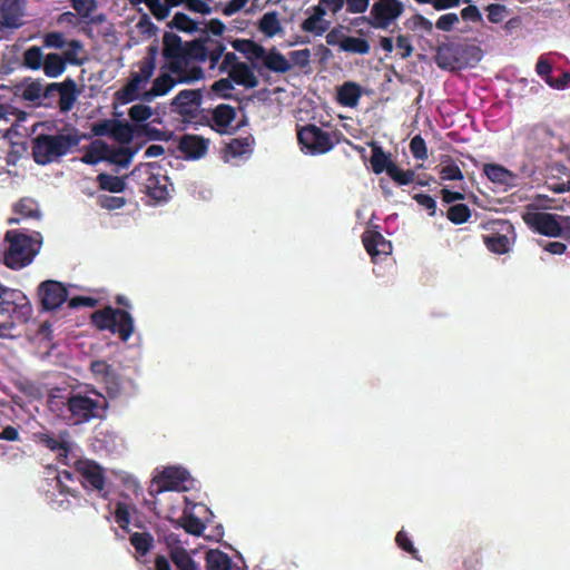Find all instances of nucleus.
Instances as JSON below:
<instances>
[{"instance_id":"1","label":"nucleus","mask_w":570,"mask_h":570,"mask_svg":"<svg viewBox=\"0 0 570 570\" xmlns=\"http://www.w3.org/2000/svg\"><path fill=\"white\" fill-rule=\"evenodd\" d=\"M226 50L225 45L210 36H200L191 41L183 42L181 38L166 31L163 36V56L168 60L166 68L170 72H180L181 62L195 60L197 62L209 61V69H215Z\"/></svg>"},{"instance_id":"2","label":"nucleus","mask_w":570,"mask_h":570,"mask_svg":"<svg viewBox=\"0 0 570 570\" xmlns=\"http://www.w3.org/2000/svg\"><path fill=\"white\" fill-rule=\"evenodd\" d=\"M82 135L77 130L39 134L31 140V154L38 165H48L59 161L62 157L77 148L82 139Z\"/></svg>"},{"instance_id":"3","label":"nucleus","mask_w":570,"mask_h":570,"mask_svg":"<svg viewBox=\"0 0 570 570\" xmlns=\"http://www.w3.org/2000/svg\"><path fill=\"white\" fill-rule=\"evenodd\" d=\"M97 397L87 393L71 391L62 403L60 416L69 425H80L95 419H104L108 409V402L97 391H92Z\"/></svg>"},{"instance_id":"4","label":"nucleus","mask_w":570,"mask_h":570,"mask_svg":"<svg viewBox=\"0 0 570 570\" xmlns=\"http://www.w3.org/2000/svg\"><path fill=\"white\" fill-rule=\"evenodd\" d=\"M31 314L32 307L24 293L0 283V337L10 336L14 322L26 323Z\"/></svg>"},{"instance_id":"5","label":"nucleus","mask_w":570,"mask_h":570,"mask_svg":"<svg viewBox=\"0 0 570 570\" xmlns=\"http://www.w3.org/2000/svg\"><path fill=\"white\" fill-rule=\"evenodd\" d=\"M4 239L9 247L4 252L3 262L11 269H20L28 266L38 254L41 245V235H27L16 229L8 230Z\"/></svg>"},{"instance_id":"6","label":"nucleus","mask_w":570,"mask_h":570,"mask_svg":"<svg viewBox=\"0 0 570 570\" xmlns=\"http://www.w3.org/2000/svg\"><path fill=\"white\" fill-rule=\"evenodd\" d=\"M157 48L149 47L148 55L139 62L138 71L130 73L128 82L115 92V98L121 105L132 102L139 98V89L148 83L156 70Z\"/></svg>"},{"instance_id":"7","label":"nucleus","mask_w":570,"mask_h":570,"mask_svg":"<svg viewBox=\"0 0 570 570\" xmlns=\"http://www.w3.org/2000/svg\"><path fill=\"white\" fill-rule=\"evenodd\" d=\"M91 323L101 331L118 334L122 342H127L134 333V318L124 309L106 306L91 314Z\"/></svg>"},{"instance_id":"8","label":"nucleus","mask_w":570,"mask_h":570,"mask_svg":"<svg viewBox=\"0 0 570 570\" xmlns=\"http://www.w3.org/2000/svg\"><path fill=\"white\" fill-rule=\"evenodd\" d=\"M480 48L464 43H442L436 48L435 61L442 69L456 70L469 65L468 57L480 60Z\"/></svg>"},{"instance_id":"9","label":"nucleus","mask_w":570,"mask_h":570,"mask_svg":"<svg viewBox=\"0 0 570 570\" xmlns=\"http://www.w3.org/2000/svg\"><path fill=\"white\" fill-rule=\"evenodd\" d=\"M370 147L372 151L370 165L374 174L385 173L390 178H414V170L405 168L403 161L397 159V154L394 156L385 151L376 141H372Z\"/></svg>"},{"instance_id":"10","label":"nucleus","mask_w":570,"mask_h":570,"mask_svg":"<svg viewBox=\"0 0 570 570\" xmlns=\"http://www.w3.org/2000/svg\"><path fill=\"white\" fill-rule=\"evenodd\" d=\"M83 51L85 48L80 40H69L68 49H66L61 55L56 52L46 55L42 66L43 73L49 78H58L65 72L68 65L77 67L82 66L86 58H80L78 55Z\"/></svg>"},{"instance_id":"11","label":"nucleus","mask_w":570,"mask_h":570,"mask_svg":"<svg viewBox=\"0 0 570 570\" xmlns=\"http://www.w3.org/2000/svg\"><path fill=\"white\" fill-rule=\"evenodd\" d=\"M405 11L401 0H375L370 9L368 16L360 20L366 22L374 29H389Z\"/></svg>"},{"instance_id":"12","label":"nucleus","mask_w":570,"mask_h":570,"mask_svg":"<svg viewBox=\"0 0 570 570\" xmlns=\"http://www.w3.org/2000/svg\"><path fill=\"white\" fill-rule=\"evenodd\" d=\"M297 139L302 150L311 155H322L334 147L331 134L312 124L297 131Z\"/></svg>"},{"instance_id":"13","label":"nucleus","mask_w":570,"mask_h":570,"mask_svg":"<svg viewBox=\"0 0 570 570\" xmlns=\"http://www.w3.org/2000/svg\"><path fill=\"white\" fill-rule=\"evenodd\" d=\"M489 234L482 235L487 248L494 254H507L510 250L508 235L513 230L512 224L507 220H492L484 225Z\"/></svg>"},{"instance_id":"14","label":"nucleus","mask_w":570,"mask_h":570,"mask_svg":"<svg viewBox=\"0 0 570 570\" xmlns=\"http://www.w3.org/2000/svg\"><path fill=\"white\" fill-rule=\"evenodd\" d=\"M70 433L65 430L58 435L52 431L43 429L42 431L32 433V440L57 454V460L63 464L67 463L69 453L71 452Z\"/></svg>"},{"instance_id":"15","label":"nucleus","mask_w":570,"mask_h":570,"mask_svg":"<svg viewBox=\"0 0 570 570\" xmlns=\"http://www.w3.org/2000/svg\"><path fill=\"white\" fill-rule=\"evenodd\" d=\"M561 216L535 212L523 215L524 223L535 233L547 237H559L562 234Z\"/></svg>"},{"instance_id":"16","label":"nucleus","mask_w":570,"mask_h":570,"mask_svg":"<svg viewBox=\"0 0 570 570\" xmlns=\"http://www.w3.org/2000/svg\"><path fill=\"white\" fill-rule=\"evenodd\" d=\"M76 471L81 475L83 488L98 491L102 498L107 497V492L102 493L106 488V475L104 469L92 460H78L76 462Z\"/></svg>"},{"instance_id":"17","label":"nucleus","mask_w":570,"mask_h":570,"mask_svg":"<svg viewBox=\"0 0 570 570\" xmlns=\"http://www.w3.org/2000/svg\"><path fill=\"white\" fill-rule=\"evenodd\" d=\"M90 371L95 375L96 380L105 385L107 394L115 399L121 394L122 382L120 375L104 360H97L91 362Z\"/></svg>"},{"instance_id":"18","label":"nucleus","mask_w":570,"mask_h":570,"mask_svg":"<svg viewBox=\"0 0 570 570\" xmlns=\"http://www.w3.org/2000/svg\"><path fill=\"white\" fill-rule=\"evenodd\" d=\"M189 473L183 468H166L157 478L154 479L156 493L165 491H186L188 488L185 482L188 481Z\"/></svg>"},{"instance_id":"19","label":"nucleus","mask_w":570,"mask_h":570,"mask_svg":"<svg viewBox=\"0 0 570 570\" xmlns=\"http://www.w3.org/2000/svg\"><path fill=\"white\" fill-rule=\"evenodd\" d=\"M39 295L43 308L53 311L67 301L68 291L57 281H45L39 286Z\"/></svg>"},{"instance_id":"20","label":"nucleus","mask_w":570,"mask_h":570,"mask_svg":"<svg viewBox=\"0 0 570 570\" xmlns=\"http://www.w3.org/2000/svg\"><path fill=\"white\" fill-rule=\"evenodd\" d=\"M203 94L200 89H184L173 99V105L183 116H190L200 107Z\"/></svg>"},{"instance_id":"21","label":"nucleus","mask_w":570,"mask_h":570,"mask_svg":"<svg viewBox=\"0 0 570 570\" xmlns=\"http://www.w3.org/2000/svg\"><path fill=\"white\" fill-rule=\"evenodd\" d=\"M362 242L373 261H375L376 257L381 255L387 256L392 252L391 242L385 239L384 236L379 232H365L362 235Z\"/></svg>"},{"instance_id":"22","label":"nucleus","mask_w":570,"mask_h":570,"mask_svg":"<svg viewBox=\"0 0 570 570\" xmlns=\"http://www.w3.org/2000/svg\"><path fill=\"white\" fill-rule=\"evenodd\" d=\"M178 148L187 158L197 159L206 154L208 144L199 136L184 135L179 140Z\"/></svg>"},{"instance_id":"23","label":"nucleus","mask_w":570,"mask_h":570,"mask_svg":"<svg viewBox=\"0 0 570 570\" xmlns=\"http://www.w3.org/2000/svg\"><path fill=\"white\" fill-rule=\"evenodd\" d=\"M58 107L61 112H68L72 109L79 95L77 83L72 78L67 77L62 82H58Z\"/></svg>"},{"instance_id":"24","label":"nucleus","mask_w":570,"mask_h":570,"mask_svg":"<svg viewBox=\"0 0 570 570\" xmlns=\"http://www.w3.org/2000/svg\"><path fill=\"white\" fill-rule=\"evenodd\" d=\"M227 73L229 78L233 80V82L238 86L252 89L256 88L259 85V80L254 73L252 65L249 66L246 62L236 65Z\"/></svg>"},{"instance_id":"25","label":"nucleus","mask_w":570,"mask_h":570,"mask_svg":"<svg viewBox=\"0 0 570 570\" xmlns=\"http://www.w3.org/2000/svg\"><path fill=\"white\" fill-rule=\"evenodd\" d=\"M232 47L243 53L250 62L253 68H257L255 61L264 58L265 48L252 39H235L230 42Z\"/></svg>"},{"instance_id":"26","label":"nucleus","mask_w":570,"mask_h":570,"mask_svg":"<svg viewBox=\"0 0 570 570\" xmlns=\"http://www.w3.org/2000/svg\"><path fill=\"white\" fill-rule=\"evenodd\" d=\"M0 9L2 26L11 29L22 26V10L17 0H3Z\"/></svg>"},{"instance_id":"27","label":"nucleus","mask_w":570,"mask_h":570,"mask_svg":"<svg viewBox=\"0 0 570 570\" xmlns=\"http://www.w3.org/2000/svg\"><path fill=\"white\" fill-rule=\"evenodd\" d=\"M178 82L169 73H160L154 81L148 91H145L140 98L145 101H151L156 97L167 95Z\"/></svg>"},{"instance_id":"28","label":"nucleus","mask_w":570,"mask_h":570,"mask_svg":"<svg viewBox=\"0 0 570 570\" xmlns=\"http://www.w3.org/2000/svg\"><path fill=\"white\" fill-rule=\"evenodd\" d=\"M263 56L264 58H262V61L264 66L273 72L286 73L292 69L291 62L275 47L269 50L265 49V53Z\"/></svg>"},{"instance_id":"29","label":"nucleus","mask_w":570,"mask_h":570,"mask_svg":"<svg viewBox=\"0 0 570 570\" xmlns=\"http://www.w3.org/2000/svg\"><path fill=\"white\" fill-rule=\"evenodd\" d=\"M109 145L101 139H96L85 149L81 161L88 165H96L100 161H107Z\"/></svg>"},{"instance_id":"30","label":"nucleus","mask_w":570,"mask_h":570,"mask_svg":"<svg viewBox=\"0 0 570 570\" xmlns=\"http://www.w3.org/2000/svg\"><path fill=\"white\" fill-rule=\"evenodd\" d=\"M362 96L360 85L355 82H344L337 90L336 100L344 107L354 108L358 105Z\"/></svg>"},{"instance_id":"31","label":"nucleus","mask_w":570,"mask_h":570,"mask_svg":"<svg viewBox=\"0 0 570 570\" xmlns=\"http://www.w3.org/2000/svg\"><path fill=\"white\" fill-rule=\"evenodd\" d=\"M13 212L20 215L22 218L40 219L41 212L39 204L31 197L20 198L13 206Z\"/></svg>"},{"instance_id":"32","label":"nucleus","mask_w":570,"mask_h":570,"mask_svg":"<svg viewBox=\"0 0 570 570\" xmlns=\"http://www.w3.org/2000/svg\"><path fill=\"white\" fill-rule=\"evenodd\" d=\"M236 110L230 105L220 104L212 112V120L220 129L227 128L235 119Z\"/></svg>"},{"instance_id":"33","label":"nucleus","mask_w":570,"mask_h":570,"mask_svg":"<svg viewBox=\"0 0 570 570\" xmlns=\"http://www.w3.org/2000/svg\"><path fill=\"white\" fill-rule=\"evenodd\" d=\"M258 30L266 37H274L282 31V24L276 11H269L263 14L258 21Z\"/></svg>"},{"instance_id":"34","label":"nucleus","mask_w":570,"mask_h":570,"mask_svg":"<svg viewBox=\"0 0 570 570\" xmlns=\"http://www.w3.org/2000/svg\"><path fill=\"white\" fill-rule=\"evenodd\" d=\"M176 528H183L187 533L199 537L205 530L204 522L193 513L184 512L177 520Z\"/></svg>"},{"instance_id":"35","label":"nucleus","mask_w":570,"mask_h":570,"mask_svg":"<svg viewBox=\"0 0 570 570\" xmlns=\"http://www.w3.org/2000/svg\"><path fill=\"white\" fill-rule=\"evenodd\" d=\"M207 570H232V560L220 550H209L206 553Z\"/></svg>"},{"instance_id":"36","label":"nucleus","mask_w":570,"mask_h":570,"mask_svg":"<svg viewBox=\"0 0 570 570\" xmlns=\"http://www.w3.org/2000/svg\"><path fill=\"white\" fill-rule=\"evenodd\" d=\"M254 144V138L252 136L233 138L226 145V154L232 157H239L252 151V145Z\"/></svg>"},{"instance_id":"37","label":"nucleus","mask_w":570,"mask_h":570,"mask_svg":"<svg viewBox=\"0 0 570 570\" xmlns=\"http://www.w3.org/2000/svg\"><path fill=\"white\" fill-rule=\"evenodd\" d=\"M341 50L350 53L367 55L371 46L366 39L346 36L342 39Z\"/></svg>"},{"instance_id":"38","label":"nucleus","mask_w":570,"mask_h":570,"mask_svg":"<svg viewBox=\"0 0 570 570\" xmlns=\"http://www.w3.org/2000/svg\"><path fill=\"white\" fill-rule=\"evenodd\" d=\"M129 541L139 556H146L154 546V537L149 532H134Z\"/></svg>"},{"instance_id":"39","label":"nucleus","mask_w":570,"mask_h":570,"mask_svg":"<svg viewBox=\"0 0 570 570\" xmlns=\"http://www.w3.org/2000/svg\"><path fill=\"white\" fill-rule=\"evenodd\" d=\"M405 29L415 33H431L433 31V23L431 20L422 16L421 13H414L404 21Z\"/></svg>"},{"instance_id":"40","label":"nucleus","mask_w":570,"mask_h":570,"mask_svg":"<svg viewBox=\"0 0 570 570\" xmlns=\"http://www.w3.org/2000/svg\"><path fill=\"white\" fill-rule=\"evenodd\" d=\"M189 61L190 60H185L184 62H181L183 70L180 72H173L174 75L178 76V82L180 83L198 81L205 77L203 68L199 66L188 67Z\"/></svg>"},{"instance_id":"41","label":"nucleus","mask_w":570,"mask_h":570,"mask_svg":"<svg viewBox=\"0 0 570 570\" xmlns=\"http://www.w3.org/2000/svg\"><path fill=\"white\" fill-rule=\"evenodd\" d=\"M45 58L40 47L31 46L23 52V66L31 70H39L43 66Z\"/></svg>"},{"instance_id":"42","label":"nucleus","mask_w":570,"mask_h":570,"mask_svg":"<svg viewBox=\"0 0 570 570\" xmlns=\"http://www.w3.org/2000/svg\"><path fill=\"white\" fill-rule=\"evenodd\" d=\"M168 27L187 33L198 31V23L183 12H176L173 20L168 23Z\"/></svg>"},{"instance_id":"43","label":"nucleus","mask_w":570,"mask_h":570,"mask_svg":"<svg viewBox=\"0 0 570 570\" xmlns=\"http://www.w3.org/2000/svg\"><path fill=\"white\" fill-rule=\"evenodd\" d=\"M134 154L135 151L129 147H118L115 149L109 147L107 161L110 164L119 165L121 167H126L130 164Z\"/></svg>"},{"instance_id":"44","label":"nucleus","mask_w":570,"mask_h":570,"mask_svg":"<svg viewBox=\"0 0 570 570\" xmlns=\"http://www.w3.org/2000/svg\"><path fill=\"white\" fill-rule=\"evenodd\" d=\"M330 28V21L318 19L313 16L307 17L301 23V29L304 32L313 33L314 36H322Z\"/></svg>"},{"instance_id":"45","label":"nucleus","mask_w":570,"mask_h":570,"mask_svg":"<svg viewBox=\"0 0 570 570\" xmlns=\"http://www.w3.org/2000/svg\"><path fill=\"white\" fill-rule=\"evenodd\" d=\"M177 570H199L196 561L188 554L186 549L174 550L170 557Z\"/></svg>"},{"instance_id":"46","label":"nucleus","mask_w":570,"mask_h":570,"mask_svg":"<svg viewBox=\"0 0 570 570\" xmlns=\"http://www.w3.org/2000/svg\"><path fill=\"white\" fill-rule=\"evenodd\" d=\"M42 46L47 49H63L68 48L69 40L60 31H49L42 35Z\"/></svg>"},{"instance_id":"47","label":"nucleus","mask_w":570,"mask_h":570,"mask_svg":"<svg viewBox=\"0 0 570 570\" xmlns=\"http://www.w3.org/2000/svg\"><path fill=\"white\" fill-rule=\"evenodd\" d=\"M471 216V210L465 204H455L449 207L446 217L453 224L465 223Z\"/></svg>"},{"instance_id":"48","label":"nucleus","mask_w":570,"mask_h":570,"mask_svg":"<svg viewBox=\"0 0 570 570\" xmlns=\"http://www.w3.org/2000/svg\"><path fill=\"white\" fill-rule=\"evenodd\" d=\"M111 137L120 144H129L134 138L132 127L128 122L115 120Z\"/></svg>"},{"instance_id":"49","label":"nucleus","mask_w":570,"mask_h":570,"mask_svg":"<svg viewBox=\"0 0 570 570\" xmlns=\"http://www.w3.org/2000/svg\"><path fill=\"white\" fill-rule=\"evenodd\" d=\"M234 90V82L229 78H220L210 86V91L219 98L230 99L233 98L232 91Z\"/></svg>"},{"instance_id":"50","label":"nucleus","mask_w":570,"mask_h":570,"mask_svg":"<svg viewBox=\"0 0 570 570\" xmlns=\"http://www.w3.org/2000/svg\"><path fill=\"white\" fill-rule=\"evenodd\" d=\"M56 480H57V489L61 494L71 495L73 498L78 497V491L75 489H71L67 484V482H73V474L70 471L63 470V471L58 472Z\"/></svg>"},{"instance_id":"51","label":"nucleus","mask_w":570,"mask_h":570,"mask_svg":"<svg viewBox=\"0 0 570 570\" xmlns=\"http://www.w3.org/2000/svg\"><path fill=\"white\" fill-rule=\"evenodd\" d=\"M153 185H147V196L154 200V204L165 202L169 197L167 185H160V180H151Z\"/></svg>"},{"instance_id":"52","label":"nucleus","mask_w":570,"mask_h":570,"mask_svg":"<svg viewBox=\"0 0 570 570\" xmlns=\"http://www.w3.org/2000/svg\"><path fill=\"white\" fill-rule=\"evenodd\" d=\"M412 156L417 160L428 159V147L426 142L421 135H415L409 145Z\"/></svg>"},{"instance_id":"53","label":"nucleus","mask_w":570,"mask_h":570,"mask_svg":"<svg viewBox=\"0 0 570 570\" xmlns=\"http://www.w3.org/2000/svg\"><path fill=\"white\" fill-rule=\"evenodd\" d=\"M482 175L487 178H513V174L498 164H483Z\"/></svg>"},{"instance_id":"54","label":"nucleus","mask_w":570,"mask_h":570,"mask_svg":"<svg viewBox=\"0 0 570 570\" xmlns=\"http://www.w3.org/2000/svg\"><path fill=\"white\" fill-rule=\"evenodd\" d=\"M553 66L552 62L549 60L548 55H541L538 58V61L535 63V72L539 77H541L544 82L548 85V81H552L553 77H551Z\"/></svg>"},{"instance_id":"55","label":"nucleus","mask_w":570,"mask_h":570,"mask_svg":"<svg viewBox=\"0 0 570 570\" xmlns=\"http://www.w3.org/2000/svg\"><path fill=\"white\" fill-rule=\"evenodd\" d=\"M43 85L40 80H35L28 83L22 91L23 99L32 102H37L40 106L41 101V91Z\"/></svg>"},{"instance_id":"56","label":"nucleus","mask_w":570,"mask_h":570,"mask_svg":"<svg viewBox=\"0 0 570 570\" xmlns=\"http://www.w3.org/2000/svg\"><path fill=\"white\" fill-rule=\"evenodd\" d=\"M97 204L105 209L114 210L119 209L126 205V198L120 196L99 195Z\"/></svg>"},{"instance_id":"57","label":"nucleus","mask_w":570,"mask_h":570,"mask_svg":"<svg viewBox=\"0 0 570 570\" xmlns=\"http://www.w3.org/2000/svg\"><path fill=\"white\" fill-rule=\"evenodd\" d=\"M58 88V82L48 83L46 87H43L41 91L40 106L46 108L53 107L56 97L59 95Z\"/></svg>"},{"instance_id":"58","label":"nucleus","mask_w":570,"mask_h":570,"mask_svg":"<svg viewBox=\"0 0 570 570\" xmlns=\"http://www.w3.org/2000/svg\"><path fill=\"white\" fill-rule=\"evenodd\" d=\"M70 2L81 18H88L97 8L96 0H70Z\"/></svg>"},{"instance_id":"59","label":"nucleus","mask_w":570,"mask_h":570,"mask_svg":"<svg viewBox=\"0 0 570 570\" xmlns=\"http://www.w3.org/2000/svg\"><path fill=\"white\" fill-rule=\"evenodd\" d=\"M115 520L121 529H127L130 523V507L125 502H118L115 509Z\"/></svg>"},{"instance_id":"60","label":"nucleus","mask_w":570,"mask_h":570,"mask_svg":"<svg viewBox=\"0 0 570 570\" xmlns=\"http://www.w3.org/2000/svg\"><path fill=\"white\" fill-rule=\"evenodd\" d=\"M147 7L158 21H163L169 16L170 8L166 1L163 3L161 0H148Z\"/></svg>"},{"instance_id":"61","label":"nucleus","mask_w":570,"mask_h":570,"mask_svg":"<svg viewBox=\"0 0 570 570\" xmlns=\"http://www.w3.org/2000/svg\"><path fill=\"white\" fill-rule=\"evenodd\" d=\"M129 117L135 122H142L149 119L153 115V110L147 105H134L129 111Z\"/></svg>"},{"instance_id":"62","label":"nucleus","mask_w":570,"mask_h":570,"mask_svg":"<svg viewBox=\"0 0 570 570\" xmlns=\"http://www.w3.org/2000/svg\"><path fill=\"white\" fill-rule=\"evenodd\" d=\"M531 135L542 144L549 142L554 137L553 130L546 124L534 125L531 128Z\"/></svg>"},{"instance_id":"63","label":"nucleus","mask_w":570,"mask_h":570,"mask_svg":"<svg viewBox=\"0 0 570 570\" xmlns=\"http://www.w3.org/2000/svg\"><path fill=\"white\" fill-rule=\"evenodd\" d=\"M488 19L492 23H500L505 18L508 10L504 4L491 3L487 7Z\"/></svg>"},{"instance_id":"64","label":"nucleus","mask_w":570,"mask_h":570,"mask_svg":"<svg viewBox=\"0 0 570 570\" xmlns=\"http://www.w3.org/2000/svg\"><path fill=\"white\" fill-rule=\"evenodd\" d=\"M291 61L294 66L299 68H306L311 62V50L309 49H299L294 50L288 53Z\"/></svg>"}]
</instances>
